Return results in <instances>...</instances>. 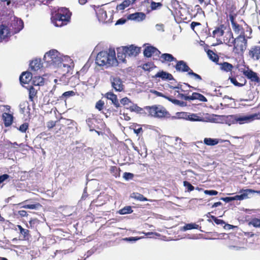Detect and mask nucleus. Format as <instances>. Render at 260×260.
Wrapping results in <instances>:
<instances>
[{
  "mask_svg": "<svg viewBox=\"0 0 260 260\" xmlns=\"http://www.w3.org/2000/svg\"><path fill=\"white\" fill-rule=\"evenodd\" d=\"M249 56L253 60L260 59V46H254L250 48L249 51Z\"/></svg>",
  "mask_w": 260,
  "mask_h": 260,
  "instance_id": "obj_13",
  "label": "nucleus"
},
{
  "mask_svg": "<svg viewBox=\"0 0 260 260\" xmlns=\"http://www.w3.org/2000/svg\"><path fill=\"white\" fill-rule=\"evenodd\" d=\"M131 197L140 201H148V199L144 197L142 194L138 192H133L131 195Z\"/></svg>",
  "mask_w": 260,
  "mask_h": 260,
  "instance_id": "obj_35",
  "label": "nucleus"
},
{
  "mask_svg": "<svg viewBox=\"0 0 260 260\" xmlns=\"http://www.w3.org/2000/svg\"><path fill=\"white\" fill-rule=\"evenodd\" d=\"M125 57L124 53L122 52V49H119L117 52V58L119 60H121L122 62L125 61Z\"/></svg>",
  "mask_w": 260,
  "mask_h": 260,
  "instance_id": "obj_43",
  "label": "nucleus"
},
{
  "mask_svg": "<svg viewBox=\"0 0 260 260\" xmlns=\"http://www.w3.org/2000/svg\"><path fill=\"white\" fill-rule=\"evenodd\" d=\"M20 109L21 113H24L25 111V108L27 107L28 108V104L27 102H24L20 104Z\"/></svg>",
  "mask_w": 260,
  "mask_h": 260,
  "instance_id": "obj_48",
  "label": "nucleus"
},
{
  "mask_svg": "<svg viewBox=\"0 0 260 260\" xmlns=\"http://www.w3.org/2000/svg\"><path fill=\"white\" fill-rule=\"evenodd\" d=\"M96 119L94 117V116L91 115L89 116L86 120V122L90 128V131H94V128L95 127V123L96 122Z\"/></svg>",
  "mask_w": 260,
  "mask_h": 260,
  "instance_id": "obj_23",
  "label": "nucleus"
},
{
  "mask_svg": "<svg viewBox=\"0 0 260 260\" xmlns=\"http://www.w3.org/2000/svg\"><path fill=\"white\" fill-rule=\"evenodd\" d=\"M122 52L124 54L125 57H135L140 52V48L131 45L129 47H122Z\"/></svg>",
  "mask_w": 260,
  "mask_h": 260,
  "instance_id": "obj_10",
  "label": "nucleus"
},
{
  "mask_svg": "<svg viewBox=\"0 0 260 260\" xmlns=\"http://www.w3.org/2000/svg\"><path fill=\"white\" fill-rule=\"evenodd\" d=\"M170 88H171V89H175V90H180V92L181 93H182V92H186V91L185 89H184V88H183V86H182V85H178V86H171L170 87Z\"/></svg>",
  "mask_w": 260,
  "mask_h": 260,
  "instance_id": "obj_49",
  "label": "nucleus"
},
{
  "mask_svg": "<svg viewBox=\"0 0 260 260\" xmlns=\"http://www.w3.org/2000/svg\"><path fill=\"white\" fill-rule=\"evenodd\" d=\"M29 66L31 71H38L41 67V60L38 59L33 60L30 63Z\"/></svg>",
  "mask_w": 260,
  "mask_h": 260,
  "instance_id": "obj_26",
  "label": "nucleus"
},
{
  "mask_svg": "<svg viewBox=\"0 0 260 260\" xmlns=\"http://www.w3.org/2000/svg\"><path fill=\"white\" fill-rule=\"evenodd\" d=\"M180 117L186 118L191 121H203V122H213V118L211 117L208 114L206 113L204 116H202L201 114H189L185 113H178Z\"/></svg>",
  "mask_w": 260,
  "mask_h": 260,
  "instance_id": "obj_5",
  "label": "nucleus"
},
{
  "mask_svg": "<svg viewBox=\"0 0 260 260\" xmlns=\"http://www.w3.org/2000/svg\"><path fill=\"white\" fill-rule=\"evenodd\" d=\"M249 225L255 228H260V219L257 218H252L249 222Z\"/></svg>",
  "mask_w": 260,
  "mask_h": 260,
  "instance_id": "obj_39",
  "label": "nucleus"
},
{
  "mask_svg": "<svg viewBox=\"0 0 260 260\" xmlns=\"http://www.w3.org/2000/svg\"><path fill=\"white\" fill-rule=\"evenodd\" d=\"M257 191L251 189H242L239 191L240 194L236 195L234 197H232L233 201L234 200H243L244 199H246L249 198V195L250 193H255Z\"/></svg>",
  "mask_w": 260,
  "mask_h": 260,
  "instance_id": "obj_12",
  "label": "nucleus"
},
{
  "mask_svg": "<svg viewBox=\"0 0 260 260\" xmlns=\"http://www.w3.org/2000/svg\"><path fill=\"white\" fill-rule=\"evenodd\" d=\"M152 93H154L155 95H156L157 96H161L165 98V95H164L161 92H158L156 90H151V91Z\"/></svg>",
  "mask_w": 260,
  "mask_h": 260,
  "instance_id": "obj_64",
  "label": "nucleus"
},
{
  "mask_svg": "<svg viewBox=\"0 0 260 260\" xmlns=\"http://www.w3.org/2000/svg\"><path fill=\"white\" fill-rule=\"evenodd\" d=\"M204 143L208 146H214L219 143V140L217 139L206 138L204 139Z\"/></svg>",
  "mask_w": 260,
  "mask_h": 260,
  "instance_id": "obj_32",
  "label": "nucleus"
},
{
  "mask_svg": "<svg viewBox=\"0 0 260 260\" xmlns=\"http://www.w3.org/2000/svg\"><path fill=\"white\" fill-rule=\"evenodd\" d=\"M146 18V15L143 12H136L131 14L127 17V19L134 20L137 22H140L144 20Z\"/></svg>",
  "mask_w": 260,
  "mask_h": 260,
  "instance_id": "obj_15",
  "label": "nucleus"
},
{
  "mask_svg": "<svg viewBox=\"0 0 260 260\" xmlns=\"http://www.w3.org/2000/svg\"><path fill=\"white\" fill-rule=\"evenodd\" d=\"M75 92L73 91H66V92H64L62 95V97H65V98H69V97H70V96H74L75 95Z\"/></svg>",
  "mask_w": 260,
  "mask_h": 260,
  "instance_id": "obj_52",
  "label": "nucleus"
},
{
  "mask_svg": "<svg viewBox=\"0 0 260 260\" xmlns=\"http://www.w3.org/2000/svg\"><path fill=\"white\" fill-rule=\"evenodd\" d=\"M156 28L158 31H164V25L162 24H157L155 25Z\"/></svg>",
  "mask_w": 260,
  "mask_h": 260,
  "instance_id": "obj_61",
  "label": "nucleus"
},
{
  "mask_svg": "<svg viewBox=\"0 0 260 260\" xmlns=\"http://www.w3.org/2000/svg\"><path fill=\"white\" fill-rule=\"evenodd\" d=\"M162 4L160 3H155L152 2L151 3V8L152 10H156L158 8L161 7Z\"/></svg>",
  "mask_w": 260,
  "mask_h": 260,
  "instance_id": "obj_50",
  "label": "nucleus"
},
{
  "mask_svg": "<svg viewBox=\"0 0 260 260\" xmlns=\"http://www.w3.org/2000/svg\"><path fill=\"white\" fill-rule=\"evenodd\" d=\"M155 77L160 78L163 80H174L173 77L171 74L164 71L158 72L155 75Z\"/></svg>",
  "mask_w": 260,
  "mask_h": 260,
  "instance_id": "obj_25",
  "label": "nucleus"
},
{
  "mask_svg": "<svg viewBox=\"0 0 260 260\" xmlns=\"http://www.w3.org/2000/svg\"><path fill=\"white\" fill-rule=\"evenodd\" d=\"M9 177V176L7 174H4L0 176V183L3 182L4 181L7 180Z\"/></svg>",
  "mask_w": 260,
  "mask_h": 260,
  "instance_id": "obj_62",
  "label": "nucleus"
},
{
  "mask_svg": "<svg viewBox=\"0 0 260 260\" xmlns=\"http://www.w3.org/2000/svg\"><path fill=\"white\" fill-rule=\"evenodd\" d=\"M32 82L35 85L40 86L44 83V79L41 76H35L32 78Z\"/></svg>",
  "mask_w": 260,
  "mask_h": 260,
  "instance_id": "obj_37",
  "label": "nucleus"
},
{
  "mask_svg": "<svg viewBox=\"0 0 260 260\" xmlns=\"http://www.w3.org/2000/svg\"><path fill=\"white\" fill-rule=\"evenodd\" d=\"M2 118L4 121V125L6 127L10 126L13 121V115L7 113H4L3 114Z\"/></svg>",
  "mask_w": 260,
  "mask_h": 260,
  "instance_id": "obj_22",
  "label": "nucleus"
},
{
  "mask_svg": "<svg viewBox=\"0 0 260 260\" xmlns=\"http://www.w3.org/2000/svg\"><path fill=\"white\" fill-rule=\"evenodd\" d=\"M130 102L131 101L129 99L126 97L120 100L121 104L123 105H128Z\"/></svg>",
  "mask_w": 260,
  "mask_h": 260,
  "instance_id": "obj_58",
  "label": "nucleus"
},
{
  "mask_svg": "<svg viewBox=\"0 0 260 260\" xmlns=\"http://www.w3.org/2000/svg\"><path fill=\"white\" fill-rule=\"evenodd\" d=\"M134 175L132 173H127V172H125L124 174H123V177L126 180H131V179H132L134 177Z\"/></svg>",
  "mask_w": 260,
  "mask_h": 260,
  "instance_id": "obj_51",
  "label": "nucleus"
},
{
  "mask_svg": "<svg viewBox=\"0 0 260 260\" xmlns=\"http://www.w3.org/2000/svg\"><path fill=\"white\" fill-rule=\"evenodd\" d=\"M187 75H189L190 77L196 80L197 81H201L202 80V77L199 75L194 73L191 70H190L189 72L187 73Z\"/></svg>",
  "mask_w": 260,
  "mask_h": 260,
  "instance_id": "obj_42",
  "label": "nucleus"
},
{
  "mask_svg": "<svg viewBox=\"0 0 260 260\" xmlns=\"http://www.w3.org/2000/svg\"><path fill=\"white\" fill-rule=\"evenodd\" d=\"M231 118L233 121L240 124L249 123L255 119L258 118V114H236L232 115Z\"/></svg>",
  "mask_w": 260,
  "mask_h": 260,
  "instance_id": "obj_7",
  "label": "nucleus"
},
{
  "mask_svg": "<svg viewBox=\"0 0 260 260\" xmlns=\"http://www.w3.org/2000/svg\"><path fill=\"white\" fill-rule=\"evenodd\" d=\"M175 92H177L178 93V94L177 95V98H180L181 99H184L186 101H191V95L187 96V95H185V94L181 93L180 92V90H176Z\"/></svg>",
  "mask_w": 260,
  "mask_h": 260,
  "instance_id": "obj_40",
  "label": "nucleus"
},
{
  "mask_svg": "<svg viewBox=\"0 0 260 260\" xmlns=\"http://www.w3.org/2000/svg\"><path fill=\"white\" fill-rule=\"evenodd\" d=\"M208 56L209 58L215 62H217L218 60V56L211 50H209L207 52Z\"/></svg>",
  "mask_w": 260,
  "mask_h": 260,
  "instance_id": "obj_38",
  "label": "nucleus"
},
{
  "mask_svg": "<svg viewBox=\"0 0 260 260\" xmlns=\"http://www.w3.org/2000/svg\"><path fill=\"white\" fill-rule=\"evenodd\" d=\"M73 66V62L72 60L68 56H62L61 58V63H60L59 67L67 68V71H69V68Z\"/></svg>",
  "mask_w": 260,
  "mask_h": 260,
  "instance_id": "obj_16",
  "label": "nucleus"
},
{
  "mask_svg": "<svg viewBox=\"0 0 260 260\" xmlns=\"http://www.w3.org/2000/svg\"><path fill=\"white\" fill-rule=\"evenodd\" d=\"M62 55L56 50L53 49L45 53L44 59L50 64L59 66L61 63Z\"/></svg>",
  "mask_w": 260,
  "mask_h": 260,
  "instance_id": "obj_6",
  "label": "nucleus"
},
{
  "mask_svg": "<svg viewBox=\"0 0 260 260\" xmlns=\"http://www.w3.org/2000/svg\"><path fill=\"white\" fill-rule=\"evenodd\" d=\"M95 62L99 66H116L118 61L115 56V51L114 49L110 48L108 51L99 52L96 58Z\"/></svg>",
  "mask_w": 260,
  "mask_h": 260,
  "instance_id": "obj_2",
  "label": "nucleus"
},
{
  "mask_svg": "<svg viewBox=\"0 0 260 260\" xmlns=\"http://www.w3.org/2000/svg\"><path fill=\"white\" fill-rule=\"evenodd\" d=\"M11 36V31L7 26L0 25V42L6 40Z\"/></svg>",
  "mask_w": 260,
  "mask_h": 260,
  "instance_id": "obj_14",
  "label": "nucleus"
},
{
  "mask_svg": "<svg viewBox=\"0 0 260 260\" xmlns=\"http://www.w3.org/2000/svg\"><path fill=\"white\" fill-rule=\"evenodd\" d=\"M145 110L149 113V115L158 118H169L170 117V113L162 106L153 105L152 106H146Z\"/></svg>",
  "mask_w": 260,
  "mask_h": 260,
  "instance_id": "obj_4",
  "label": "nucleus"
},
{
  "mask_svg": "<svg viewBox=\"0 0 260 260\" xmlns=\"http://www.w3.org/2000/svg\"><path fill=\"white\" fill-rule=\"evenodd\" d=\"M199 100L204 102L207 101V99L203 95L197 92H193L191 95V100Z\"/></svg>",
  "mask_w": 260,
  "mask_h": 260,
  "instance_id": "obj_34",
  "label": "nucleus"
},
{
  "mask_svg": "<svg viewBox=\"0 0 260 260\" xmlns=\"http://www.w3.org/2000/svg\"><path fill=\"white\" fill-rule=\"evenodd\" d=\"M39 206H40L39 204L24 205L22 206V208H23L25 209H36L38 208V207Z\"/></svg>",
  "mask_w": 260,
  "mask_h": 260,
  "instance_id": "obj_45",
  "label": "nucleus"
},
{
  "mask_svg": "<svg viewBox=\"0 0 260 260\" xmlns=\"http://www.w3.org/2000/svg\"><path fill=\"white\" fill-rule=\"evenodd\" d=\"M204 193L206 194L210 195V196H215L217 194L218 192L214 190H204Z\"/></svg>",
  "mask_w": 260,
  "mask_h": 260,
  "instance_id": "obj_55",
  "label": "nucleus"
},
{
  "mask_svg": "<svg viewBox=\"0 0 260 260\" xmlns=\"http://www.w3.org/2000/svg\"><path fill=\"white\" fill-rule=\"evenodd\" d=\"M176 70L177 71L181 72H189L191 70L187 65L186 63L183 60L177 61V64L175 66Z\"/></svg>",
  "mask_w": 260,
  "mask_h": 260,
  "instance_id": "obj_18",
  "label": "nucleus"
},
{
  "mask_svg": "<svg viewBox=\"0 0 260 260\" xmlns=\"http://www.w3.org/2000/svg\"><path fill=\"white\" fill-rule=\"evenodd\" d=\"M133 212L131 206H126L124 207L123 208L120 209L119 211V213L120 214L123 215V214H126L131 213Z\"/></svg>",
  "mask_w": 260,
  "mask_h": 260,
  "instance_id": "obj_41",
  "label": "nucleus"
},
{
  "mask_svg": "<svg viewBox=\"0 0 260 260\" xmlns=\"http://www.w3.org/2000/svg\"><path fill=\"white\" fill-rule=\"evenodd\" d=\"M219 65L220 69L225 72L231 71L233 68V65L227 62L221 63Z\"/></svg>",
  "mask_w": 260,
  "mask_h": 260,
  "instance_id": "obj_33",
  "label": "nucleus"
},
{
  "mask_svg": "<svg viewBox=\"0 0 260 260\" xmlns=\"http://www.w3.org/2000/svg\"><path fill=\"white\" fill-rule=\"evenodd\" d=\"M71 13L66 8H59L52 13L51 22L55 26L66 25L70 20Z\"/></svg>",
  "mask_w": 260,
  "mask_h": 260,
  "instance_id": "obj_3",
  "label": "nucleus"
},
{
  "mask_svg": "<svg viewBox=\"0 0 260 260\" xmlns=\"http://www.w3.org/2000/svg\"><path fill=\"white\" fill-rule=\"evenodd\" d=\"M144 55L145 56L149 57L153 54L159 55L160 54V52L155 47L152 46H149L146 47L144 50Z\"/></svg>",
  "mask_w": 260,
  "mask_h": 260,
  "instance_id": "obj_19",
  "label": "nucleus"
},
{
  "mask_svg": "<svg viewBox=\"0 0 260 260\" xmlns=\"http://www.w3.org/2000/svg\"><path fill=\"white\" fill-rule=\"evenodd\" d=\"M8 25L10 27L9 29L15 34L19 32L23 28L22 20L14 16H11Z\"/></svg>",
  "mask_w": 260,
  "mask_h": 260,
  "instance_id": "obj_8",
  "label": "nucleus"
},
{
  "mask_svg": "<svg viewBox=\"0 0 260 260\" xmlns=\"http://www.w3.org/2000/svg\"><path fill=\"white\" fill-rule=\"evenodd\" d=\"M54 82L57 84L66 85L69 83V78L65 75H63L59 79H54Z\"/></svg>",
  "mask_w": 260,
  "mask_h": 260,
  "instance_id": "obj_29",
  "label": "nucleus"
},
{
  "mask_svg": "<svg viewBox=\"0 0 260 260\" xmlns=\"http://www.w3.org/2000/svg\"><path fill=\"white\" fill-rule=\"evenodd\" d=\"M18 229L20 231V233L23 235L24 238H25L28 234V230L23 229L21 225H17Z\"/></svg>",
  "mask_w": 260,
  "mask_h": 260,
  "instance_id": "obj_46",
  "label": "nucleus"
},
{
  "mask_svg": "<svg viewBox=\"0 0 260 260\" xmlns=\"http://www.w3.org/2000/svg\"><path fill=\"white\" fill-rule=\"evenodd\" d=\"M140 151L143 152V151H144L146 152L147 151V148L145 146L144 142H141V145L140 146Z\"/></svg>",
  "mask_w": 260,
  "mask_h": 260,
  "instance_id": "obj_63",
  "label": "nucleus"
},
{
  "mask_svg": "<svg viewBox=\"0 0 260 260\" xmlns=\"http://www.w3.org/2000/svg\"><path fill=\"white\" fill-rule=\"evenodd\" d=\"M141 238L137 237H129L123 239L124 240L129 242H135L140 239Z\"/></svg>",
  "mask_w": 260,
  "mask_h": 260,
  "instance_id": "obj_60",
  "label": "nucleus"
},
{
  "mask_svg": "<svg viewBox=\"0 0 260 260\" xmlns=\"http://www.w3.org/2000/svg\"><path fill=\"white\" fill-rule=\"evenodd\" d=\"M105 97L112 101V104L116 107L118 108L120 107V104L119 103L118 100L117 99L116 95L114 94L112 92H107L105 94Z\"/></svg>",
  "mask_w": 260,
  "mask_h": 260,
  "instance_id": "obj_21",
  "label": "nucleus"
},
{
  "mask_svg": "<svg viewBox=\"0 0 260 260\" xmlns=\"http://www.w3.org/2000/svg\"><path fill=\"white\" fill-rule=\"evenodd\" d=\"M183 185L185 187L187 188L188 191H191L194 190V187L188 181H184L183 182Z\"/></svg>",
  "mask_w": 260,
  "mask_h": 260,
  "instance_id": "obj_47",
  "label": "nucleus"
},
{
  "mask_svg": "<svg viewBox=\"0 0 260 260\" xmlns=\"http://www.w3.org/2000/svg\"><path fill=\"white\" fill-rule=\"evenodd\" d=\"M96 15L99 21L103 23H110L112 21V14L110 13L108 17L107 12L103 9H100L98 10L96 12Z\"/></svg>",
  "mask_w": 260,
  "mask_h": 260,
  "instance_id": "obj_11",
  "label": "nucleus"
},
{
  "mask_svg": "<svg viewBox=\"0 0 260 260\" xmlns=\"http://www.w3.org/2000/svg\"><path fill=\"white\" fill-rule=\"evenodd\" d=\"M136 0H124L120 4L117 6L116 9L117 10H123L125 8L128 7L131 4H133Z\"/></svg>",
  "mask_w": 260,
  "mask_h": 260,
  "instance_id": "obj_27",
  "label": "nucleus"
},
{
  "mask_svg": "<svg viewBox=\"0 0 260 260\" xmlns=\"http://www.w3.org/2000/svg\"><path fill=\"white\" fill-rule=\"evenodd\" d=\"M28 127V123H24L20 126V127L19 128V130L20 132L24 133V132H25L26 131Z\"/></svg>",
  "mask_w": 260,
  "mask_h": 260,
  "instance_id": "obj_54",
  "label": "nucleus"
},
{
  "mask_svg": "<svg viewBox=\"0 0 260 260\" xmlns=\"http://www.w3.org/2000/svg\"><path fill=\"white\" fill-rule=\"evenodd\" d=\"M172 103H173L175 105H179V106H180L182 107L184 106L185 105V104L184 102L176 100V99H174L173 100Z\"/></svg>",
  "mask_w": 260,
  "mask_h": 260,
  "instance_id": "obj_56",
  "label": "nucleus"
},
{
  "mask_svg": "<svg viewBox=\"0 0 260 260\" xmlns=\"http://www.w3.org/2000/svg\"><path fill=\"white\" fill-rule=\"evenodd\" d=\"M161 61L162 62L165 61L171 62L173 61H177L176 59L171 54L164 53L161 55Z\"/></svg>",
  "mask_w": 260,
  "mask_h": 260,
  "instance_id": "obj_30",
  "label": "nucleus"
},
{
  "mask_svg": "<svg viewBox=\"0 0 260 260\" xmlns=\"http://www.w3.org/2000/svg\"><path fill=\"white\" fill-rule=\"evenodd\" d=\"M142 68L145 71H149L152 68V64L151 63H145Z\"/></svg>",
  "mask_w": 260,
  "mask_h": 260,
  "instance_id": "obj_59",
  "label": "nucleus"
},
{
  "mask_svg": "<svg viewBox=\"0 0 260 260\" xmlns=\"http://www.w3.org/2000/svg\"><path fill=\"white\" fill-rule=\"evenodd\" d=\"M36 90L35 89L31 87L29 89V98L30 100V101H32L34 98L36 94Z\"/></svg>",
  "mask_w": 260,
  "mask_h": 260,
  "instance_id": "obj_44",
  "label": "nucleus"
},
{
  "mask_svg": "<svg viewBox=\"0 0 260 260\" xmlns=\"http://www.w3.org/2000/svg\"><path fill=\"white\" fill-rule=\"evenodd\" d=\"M110 81L112 88L116 91H122L124 89V86L119 77L111 76Z\"/></svg>",
  "mask_w": 260,
  "mask_h": 260,
  "instance_id": "obj_9",
  "label": "nucleus"
},
{
  "mask_svg": "<svg viewBox=\"0 0 260 260\" xmlns=\"http://www.w3.org/2000/svg\"><path fill=\"white\" fill-rule=\"evenodd\" d=\"M232 28L235 33L239 35V36H245V31L244 29L239 24L236 23L232 25Z\"/></svg>",
  "mask_w": 260,
  "mask_h": 260,
  "instance_id": "obj_28",
  "label": "nucleus"
},
{
  "mask_svg": "<svg viewBox=\"0 0 260 260\" xmlns=\"http://www.w3.org/2000/svg\"><path fill=\"white\" fill-rule=\"evenodd\" d=\"M238 78L240 81V82H238L237 79L234 77H230L229 80L236 86L242 87L244 86L246 83L245 79L244 77H241V79H240L239 77H238Z\"/></svg>",
  "mask_w": 260,
  "mask_h": 260,
  "instance_id": "obj_24",
  "label": "nucleus"
},
{
  "mask_svg": "<svg viewBox=\"0 0 260 260\" xmlns=\"http://www.w3.org/2000/svg\"><path fill=\"white\" fill-rule=\"evenodd\" d=\"M199 227V225L194 223H188L185 225L181 228V230L183 231H186L187 230H191V229H198Z\"/></svg>",
  "mask_w": 260,
  "mask_h": 260,
  "instance_id": "obj_36",
  "label": "nucleus"
},
{
  "mask_svg": "<svg viewBox=\"0 0 260 260\" xmlns=\"http://www.w3.org/2000/svg\"><path fill=\"white\" fill-rule=\"evenodd\" d=\"M224 28L223 25H221L218 27H217L213 31V36L214 37H219L222 36L224 34Z\"/></svg>",
  "mask_w": 260,
  "mask_h": 260,
  "instance_id": "obj_31",
  "label": "nucleus"
},
{
  "mask_svg": "<svg viewBox=\"0 0 260 260\" xmlns=\"http://www.w3.org/2000/svg\"><path fill=\"white\" fill-rule=\"evenodd\" d=\"M104 105V102L102 100H100L96 103L95 108L100 111L103 109Z\"/></svg>",
  "mask_w": 260,
  "mask_h": 260,
  "instance_id": "obj_53",
  "label": "nucleus"
},
{
  "mask_svg": "<svg viewBox=\"0 0 260 260\" xmlns=\"http://www.w3.org/2000/svg\"><path fill=\"white\" fill-rule=\"evenodd\" d=\"M243 74L248 79H250L251 81L256 82L257 83L260 82V79L258 77L257 74L252 70L248 69L244 70Z\"/></svg>",
  "mask_w": 260,
  "mask_h": 260,
  "instance_id": "obj_17",
  "label": "nucleus"
},
{
  "mask_svg": "<svg viewBox=\"0 0 260 260\" xmlns=\"http://www.w3.org/2000/svg\"><path fill=\"white\" fill-rule=\"evenodd\" d=\"M224 42L229 46H233V52L237 54L243 52L246 48L247 44L245 36H238L234 39L231 31L226 33Z\"/></svg>",
  "mask_w": 260,
  "mask_h": 260,
  "instance_id": "obj_1",
  "label": "nucleus"
},
{
  "mask_svg": "<svg viewBox=\"0 0 260 260\" xmlns=\"http://www.w3.org/2000/svg\"><path fill=\"white\" fill-rule=\"evenodd\" d=\"M32 79V75L29 72L23 73L19 78L20 82L24 84L28 83Z\"/></svg>",
  "mask_w": 260,
  "mask_h": 260,
  "instance_id": "obj_20",
  "label": "nucleus"
},
{
  "mask_svg": "<svg viewBox=\"0 0 260 260\" xmlns=\"http://www.w3.org/2000/svg\"><path fill=\"white\" fill-rule=\"evenodd\" d=\"M211 217L217 224L222 225L224 223V222L222 220L218 219L214 216H212Z\"/></svg>",
  "mask_w": 260,
  "mask_h": 260,
  "instance_id": "obj_57",
  "label": "nucleus"
}]
</instances>
